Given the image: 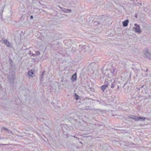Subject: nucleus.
<instances>
[{"instance_id": "nucleus-24", "label": "nucleus", "mask_w": 151, "mask_h": 151, "mask_svg": "<svg viewBox=\"0 0 151 151\" xmlns=\"http://www.w3.org/2000/svg\"><path fill=\"white\" fill-rule=\"evenodd\" d=\"M31 52L30 51H29V53L30 54V53Z\"/></svg>"}, {"instance_id": "nucleus-16", "label": "nucleus", "mask_w": 151, "mask_h": 151, "mask_svg": "<svg viewBox=\"0 0 151 151\" xmlns=\"http://www.w3.org/2000/svg\"><path fill=\"white\" fill-rule=\"evenodd\" d=\"M142 88H144L145 89L147 88L146 86L144 85H142L140 88H138L139 90L140 89H142Z\"/></svg>"}, {"instance_id": "nucleus-11", "label": "nucleus", "mask_w": 151, "mask_h": 151, "mask_svg": "<svg viewBox=\"0 0 151 151\" xmlns=\"http://www.w3.org/2000/svg\"><path fill=\"white\" fill-rule=\"evenodd\" d=\"M28 74L29 76L31 77H33L34 72L32 70H31L28 71Z\"/></svg>"}, {"instance_id": "nucleus-15", "label": "nucleus", "mask_w": 151, "mask_h": 151, "mask_svg": "<svg viewBox=\"0 0 151 151\" xmlns=\"http://www.w3.org/2000/svg\"><path fill=\"white\" fill-rule=\"evenodd\" d=\"M74 96H75V99L76 100H78V99H79V96L78 95H77V94L76 93H74Z\"/></svg>"}, {"instance_id": "nucleus-9", "label": "nucleus", "mask_w": 151, "mask_h": 151, "mask_svg": "<svg viewBox=\"0 0 151 151\" xmlns=\"http://www.w3.org/2000/svg\"><path fill=\"white\" fill-rule=\"evenodd\" d=\"M129 21L128 20H126L123 22V25L124 27H127Z\"/></svg>"}, {"instance_id": "nucleus-2", "label": "nucleus", "mask_w": 151, "mask_h": 151, "mask_svg": "<svg viewBox=\"0 0 151 151\" xmlns=\"http://www.w3.org/2000/svg\"><path fill=\"white\" fill-rule=\"evenodd\" d=\"M117 81L115 80H110L109 87L112 89L114 88V87L117 85Z\"/></svg>"}, {"instance_id": "nucleus-3", "label": "nucleus", "mask_w": 151, "mask_h": 151, "mask_svg": "<svg viewBox=\"0 0 151 151\" xmlns=\"http://www.w3.org/2000/svg\"><path fill=\"white\" fill-rule=\"evenodd\" d=\"M134 26L135 27L133 28V30H134L138 34L141 33V31L140 30L139 25L135 23L134 24Z\"/></svg>"}, {"instance_id": "nucleus-27", "label": "nucleus", "mask_w": 151, "mask_h": 151, "mask_svg": "<svg viewBox=\"0 0 151 151\" xmlns=\"http://www.w3.org/2000/svg\"><path fill=\"white\" fill-rule=\"evenodd\" d=\"M135 17H137V15L135 16Z\"/></svg>"}, {"instance_id": "nucleus-12", "label": "nucleus", "mask_w": 151, "mask_h": 151, "mask_svg": "<svg viewBox=\"0 0 151 151\" xmlns=\"http://www.w3.org/2000/svg\"><path fill=\"white\" fill-rule=\"evenodd\" d=\"M110 82V80H109L108 81H105L104 85L105 86H106V87H108V86L109 87Z\"/></svg>"}, {"instance_id": "nucleus-5", "label": "nucleus", "mask_w": 151, "mask_h": 151, "mask_svg": "<svg viewBox=\"0 0 151 151\" xmlns=\"http://www.w3.org/2000/svg\"><path fill=\"white\" fill-rule=\"evenodd\" d=\"M4 44L6 45V46L8 47H11V44H10L9 42L8 41V40H2Z\"/></svg>"}, {"instance_id": "nucleus-8", "label": "nucleus", "mask_w": 151, "mask_h": 151, "mask_svg": "<svg viewBox=\"0 0 151 151\" xmlns=\"http://www.w3.org/2000/svg\"><path fill=\"white\" fill-rule=\"evenodd\" d=\"M77 74L76 73L73 74L72 76H71V80L72 81H75L77 79Z\"/></svg>"}, {"instance_id": "nucleus-4", "label": "nucleus", "mask_w": 151, "mask_h": 151, "mask_svg": "<svg viewBox=\"0 0 151 151\" xmlns=\"http://www.w3.org/2000/svg\"><path fill=\"white\" fill-rule=\"evenodd\" d=\"M145 57L151 60V53L149 52L148 50H146L144 53Z\"/></svg>"}, {"instance_id": "nucleus-7", "label": "nucleus", "mask_w": 151, "mask_h": 151, "mask_svg": "<svg viewBox=\"0 0 151 151\" xmlns=\"http://www.w3.org/2000/svg\"><path fill=\"white\" fill-rule=\"evenodd\" d=\"M82 49L84 52H89V47L88 46H84L83 47Z\"/></svg>"}, {"instance_id": "nucleus-14", "label": "nucleus", "mask_w": 151, "mask_h": 151, "mask_svg": "<svg viewBox=\"0 0 151 151\" xmlns=\"http://www.w3.org/2000/svg\"><path fill=\"white\" fill-rule=\"evenodd\" d=\"M106 88L107 87H106V86H105L104 85L101 86V88L103 92L105 90Z\"/></svg>"}, {"instance_id": "nucleus-21", "label": "nucleus", "mask_w": 151, "mask_h": 151, "mask_svg": "<svg viewBox=\"0 0 151 151\" xmlns=\"http://www.w3.org/2000/svg\"><path fill=\"white\" fill-rule=\"evenodd\" d=\"M89 107V106H88L87 108V106H86V108L85 109H84L88 110V109Z\"/></svg>"}, {"instance_id": "nucleus-19", "label": "nucleus", "mask_w": 151, "mask_h": 151, "mask_svg": "<svg viewBox=\"0 0 151 151\" xmlns=\"http://www.w3.org/2000/svg\"><path fill=\"white\" fill-rule=\"evenodd\" d=\"M127 81L126 82L124 83V85L122 86V88H124V86L127 84Z\"/></svg>"}, {"instance_id": "nucleus-26", "label": "nucleus", "mask_w": 151, "mask_h": 151, "mask_svg": "<svg viewBox=\"0 0 151 151\" xmlns=\"http://www.w3.org/2000/svg\"><path fill=\"white\" fill-rule=\"evenodd\" d=\"M39 4H40V5H43L42 4H41V3L40 2H39Z\"/></svg>"}, {"instance_id": "nucleus-20", "label": "nucleus", "mask_w": 151, "mask_h": 151, "mask_svg": "<svg viewBox=\"0 0 151 151\" xmlns=\"http://www.w3.org/2000/svg\"><path fill=\"white\" fill-rule=\"evenodd\" d=\"M36 53L37 54V55H39L40 54V53L39 51H36Z\"/></svg>"}, {"instance_id": "nucleus-17", "label": "nucleus", "mask_w": 151, "mask_h": 151, "mask_svg": "<svg viewBox=\"0 0 151 151\" xmlns=\"http://www.w3.org/2000/svg\"><path fill=\"white\" fill-rule=\"evenodd\" d=\"M115 72V70L114 69H113L112 71H111V73L113 75Z\"/></svg>"}, {"instance_id": "nucleus-23", "label": "nucleus", "mask_w": 151, "mask_h": 151, "mask_svg": "<svg viewBox=\"0 0 151 151\" xmlns=\"http://www.w3.org/2000/svg\"><path fill=\"white\" fill-rule=\"evenodd\" d=\"M116 86H117V89H119V86L118 84H117V85H116Z\"/></svg>"}, {"instance_id": "nucleus-25", "label": "nucleus", "mask_w": 151, "mask_h": 151, "mask_svg": "<svg viewBox=\"0 0 151 151\" xmlns=\"http://www.w3.org/2000/svg\"><path fill=\"white\" fill-rule=\"evenodd\" d=\"M147 71H148V69H147L146 70V72H147Z\"/></svg>"}, {"instance_id": "nucleus-18", "label": "nucleus", "mask_w": 151, "mask_h": 151, "mask_svg": "<svg viewBox=\"0 0 151 151\" xmlns=\"http://www.w3.org/2000/svg\"><path fill=\"white\" fill-rule=\"evenodd\" d=\"M45 73V71H43L41 75V78H42V77L44 76V74Z\"/></svg>"}, {"instance_id": "nucleus-1", "label": "nucleus", "mask_w": 151, "mask_h": 151, "mask_svg": "<svg viewBox=\"0 0 151 151\" xmlns=\"http://www.w3.org/2000/svg\"><path fill=\"white\" fill-rule=\"evenodd\" d=\"M130 118L133 119L136 121L140 120L141 121H144L146 119V117H138L135 116H132V117H130Z\"/></svg>"}, {"instance_id": "nucleus-22", "label": "nucleus", "mask_w": 151, "mask_h": 151, "mask_svg": "<svg viewBox=\"0 0 151 151\" xmlns=\"http://www.w3.org/2000/svg\"><path fill=\"white\" fill-rule=\"evenodd\" d=\"M33 18V16L32 15H31L30 17V19H32Z\"/></svg>"}, {"instance_id": "nucleus-13", "label": "nucleus", "mask_w": 151, "mask_h": 151, "mask_svg": "<svg viewBox=\"0 0 151 151\" xmlns=\"http://www.w3.org/2000/svg\"><path fill=\"white\" fill-rule=\"evenodd\" d=\"M2 129L6 131L8 133H11L12 132V131L11 130H9L8 129L5 127H2Z\"/></svg>"}, {"instance_id": "nucleus-6", "label": "nucleus", "mask_w": 151, "mask_h": 151, "mask_svg": "<svg viewBox=\"0 0 151 151\" xmlns=\"http://www.w3.org/2000/svg\"><path fill=\"white\" fill-rule=\"evenodd\" d=\"M9 80L11 83H12L14 81L15 78L14 76H9L8 78Z\"/></svg>"}, {"instance_id": "nucleus-10", "label": "nucleus", "mask_w": 151, "mask_h": 151, "mask_svg": "<svg viewBox=\"0 0 151 151\" xmlns=\"http://www.w3.org/2000/svg\"><path fill=\"white\" fill-rule=\"evenodd\" d=\"M60 8L64 12H71L70 9H67L61 7H60Z\"/></svg>"}]
</instances>
